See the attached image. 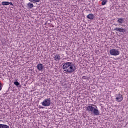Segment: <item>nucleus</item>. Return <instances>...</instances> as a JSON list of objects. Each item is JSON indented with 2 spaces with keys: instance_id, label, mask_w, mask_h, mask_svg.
<instances>
[{
  "instance_id": "obj_1",
  "label": "nucleus",
  "mask_w": 128,
  "mask_h": 128,
  "mask_svg": "<svg viewBox=\"0 0 128 128\" xmlns=\"http://www.w3.org/2000/svg\"><path fill=\"white\" fill-rule=\"evenodd\" d=\"M62 69L64 70V72H68V74H72L76 70L74 64L72 62H64L62 66Z\"/></svg>"
},
{
  "instance_id": "obj_2",
  "label": "nucleus",
  "mask_w": 128,
  "mask_h": 128,
  "mask_svg": "<svg viewBox=\"0 0 128 128\" xmlns=\"http://www.w3.org/2000/svg\"><path fill=\"white\" fill-rule=\"evenodd\" d=\"M42 104L44 106H50V98L45 99L42 102Z\"/></svg>"
},
{
  "instance_id": "obj_3",
  "label": "nucleus",
  "mask_w": 128,
  "mask_h": 128,
  "mask_svg": "<svg viewBox=\"0 0 128 128\" xmlns=\"http://www.w3.org/2000/svg\"><path fill=\"white\" fill-rule=\"evenodd\" d=\"M94 105L91 104H89L86 108V110H88V112H90L91 114H92L94 110Z\"/></svg>"
},
{
  "instance_id": "obj_4",
  "label": "nucleus",
  "mask_w": 128,
  "mask_h": 128,
  "mask_svg": "<svg viewBox=\"0 0 128 128\" xmlns=\"http://www.w3.org/2000/svg\"><path fill=\"white\" fill-rule=\"evenodd\" d=\"M110 54L111 56H118L120 54V51L116 49H112L110 50Z\"/></svg>"
},
{
  "instance_id": "obj_5",
  "label": "nucleus",
  "mask_w": 128,
  "mask_h": 128,
  "mask_svg": "<svg viewBox=\"0 0 128 128\" xmlns=\"http://www.w3.org/2000/svg\"><path fill=\"white\" fill-rule=\"evenodd\" d=\"M116 102H122V100H124L122 95L120 94H116Z\"/></svg>"
},
{
  "instance_id": "obj_6",
  "label": "nucleus",
  "mask_w": 128,
  "mask_h": 128,
  "mask_svg": "<svg viewBox=\"0 0 128 128\" xmlns=\"http://www.w3.org/2000/svg\"><path fill=\"white\" fill-rule=\"evenodd\" d=\"M114 30L118 32H126V29L120 28H114Z\"/></svg>"
},
{
  "instance_id": "obj_7",
  "label": "nucleus",
  "mask_w": 128,
  "mask_h": 128,
  "mask_svg": "<svg viewBox=\"0 0 128 128\" xmlns=\"http://www.w3.org/2000/svg\"><path fill=\"white\" fill-rule=\"evenodd\" d=\"M96 108H94L93 112H92L91 114H94V116H100V110H98V107L96 106Z\"/></svg>"
},
{
  "instance_id": "obj_8",
  "label": "nucleus",
  "mask_w": 128,
  "mask_h": 128,
  "mask_svg": "<svg viewBox=\"0 0 128 128\" xmlns=\"http://www.w3.org/2000/svg\"><path fill=\"white\" fill-rule=\"evenodd\" d=\"M117 18L116 22L119 24L120 26L122 24H124V18Z\"/></svg>"
},
{
  "instance_id": "obj_9",
  "label": "nucleus",
  "mask_w": 128,
  "mask_h": 128,
  "mask_svg": "<svg viewBox=\"0 0 128 128\" xmlns=\"http://www.w3.org/2000/svg\"><path fill=\"white\" fill-rule=\"evenodd\" d=\"M37 70H38L40 72L44 70V66L42 64H38L36 66Z\"/></svg>"
},
{
  "instance_id": "obj_10",
  "label": "nucleus",
  "mask_w": 128,
  "mask_h": 128,
  "mask_svg": "<svg viewBox=\"0 0 128 128\" xmlns=\"http://www.w3.org/2000/svg\"><path fill=\"white\" fill-rule=\"evenodd\" d=\"M86 18H88V20H92L94 19V15L92 14H90L86 16Z\"/></svg>"
},
{
  "instance_id": "obj_11",
  "label": "nucleus",
  "mask_w": 128,
  "mask_h": 128,
  "mask_svg": "<svg viewBox=\"0 0 128 128\" xmlns=\"http://www.w3.org/2000/svg\"><path fill=\"white\" fill-rule=\"evenodd\" d=\"M34 6V4L32 2H29L27 4V8H32Z\"/></svg>"
},
{
  "instance_id": "obj_12",
  "label": "nucleus",
  "mask_w": 128,
  "mask_h": 128,
  "mask_svg": "<svg viewBox=\"0 0 128 128\" xmlns=\"http://www.w3.org/2000/svg\"><path fill=\"white\" fill-rule=\"evenodd\" d=\"M0 128H10V126L4 124H0Z\"/></svg>"
},
{
  "instance_id": "obj_13",
  "label": "nucleus",
  "mask_w": 128,
  "mask_h": 128,
  "mask_svg": "<svg viewBox=\"0 0 128 128\" xmlns=\"http://www.w3.org/2000/svg\"><path fill=\"white\" fill-rule=\"evenodd\" d=\"M55 60H60V56L58 54H56L54 56Z\"/></svg>"
},
{
  "instance_id": "obj_14",
  "label": "nucleus",
  "mask_w": 128,
  "mask_h": 128,
  "mask_svg": "<svg viewBox=\"0 0 128 128\" xmlns=\"http://www.w3.org/2000/svg\"><path fill=\"white\" fill-rule=\"evenodd\" d=\"M29 2H32L33 4H37V2H40V0H28Z\"/></svg>"
},
{
  "instance_id": "obj_15",
  "label": "nucleus",
  "mask_w": 128,
  "mask_h": 128,
  "mask_svg": "<svg viewBox=\"0 0 128 128\" xmlns=\"http://www.w3.org/2000/svg\"><path fill=\"white\" fill-rule=\"evenodd\" d=\"M107 2H108V0H102V6H106V4Z\"/></svg>"
},
{
  "instance_id": "obj_16",
  "label": "nucleus",
  "mask_w": 128,
  "mask_h": 128,
  "mask_svg": "<svg viewBox=\"0 0 128 128\" xmlns=\"http://www.w3.org/2000/svg\"><path fill=\"white\" fill-rule=\"evenodd\" d=\"M2 4V6H8V2H3Z\"/></svg>"
},
{
  "instance_id": "obj_17",
  "label": "nucleus",
  "mask_w": 128,
  "mask_h": 128,
  "mask_svg": "<svg viewBox=\"0 0 128 128\" xmlns=\"http://www.w3.org/2000/svg\"><path fill=\"white\" fill-rule=\"evenodd\" d=\"M14 84L15 86H20V82H18V81H15L14 82Z\"/></svg>"
},
{
  "instance_id": "obj_18",
  "label": "nucleus",
  "mask_w": 128,
  "mask_h": 128,
  "mask_svg": "<svg viewBox=\"0 0 128 128\" xmlns=\"http://www.w3.org/2000/svg\"><path fill=\"white\" fill-rule=\"evenodd\" d=\"M82 78L83 80H88V78L87 77V76H83L82 77Z\"/></svg>"
},
{
  "instance_id": "obj_19",
  "label": "nucleus",
  "mask_w": 128,
  "mask_h": 128,
  "mask_svg": "<svg viewBox=\"0 0 128 128\" xmlns=\"http://www.w3.org/2000/svg\"><path fill=\"white\" fill-rule=\"evenodd\" d=\"M10 4V6H14V4L12 3V2H8V5Z\"/></svg>"
},
{
  "instance_id": "obj_20",
  "label": "nucleus",
  "mask_w": 128,
  "mask_h": 128,
  "mask_svg": "<svg viewBox=\"0 0 128 128\" xmlns=\"http://www.w3.org/2000/svg\"><path fill=\"white\" fill-rule=\"evenodd\" d=\"M38 108H44V106H38Z\"/></svg>"
},
{
  "instance_id": "obj_21",
  "label": "nucleus",
  "mask_w": 128,
  "mask_h": 128,
  "mask_svg": "<svg viewBox=\"0 0 128 128\" xmlns=\"http://www.w3.org/2000/svg\"><path fill=\"white\" fill-rule=\"evenodd\" d=\"M0 88L2 90V84L0 82Z\"/></svg>"
},
{
  "instance_id": "obj_22",
  "label": "nucleus",
  "mask_w": 128,
  "mask_h": 128,
  "mask_svg": "<svg viewBox=\"0 0 128 128\" xmlns=\"http://www.w3.org/2000/svg\"><path fill=\"white\" fill-rule=\"evenodd\" d=\"M114 26H118V24H114Z\"/></svg>"
},
{
  "instance_id": "obj_23",
  "label": "nucleus",
  "mask_w": 128,
  "mask_h": 128,
  "mask_svg": "<svg viewBox=\"0 0 128 128\" xmlns=\"http://www.w3.org/2000/svg\"><path fill=\"white\" fill-rule=\"evenodd\" d=\"M0 90H2V89H0Z\"/></svg>"
}]
</instances>
